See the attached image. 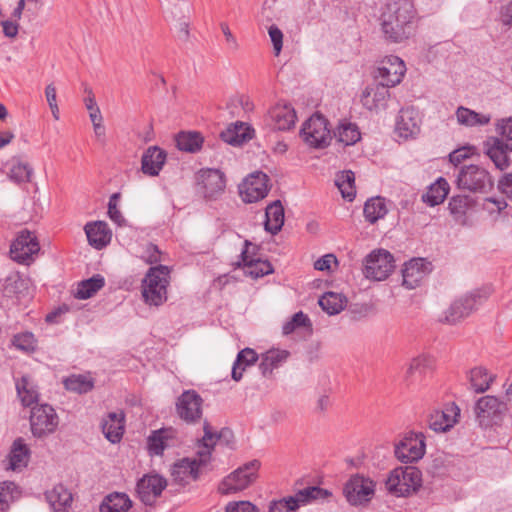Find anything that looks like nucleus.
I'll return each mask as SVG.
<instances>
[{
	"label": "nucleus",
	"instance_id": "nucleus-29",
	"mask_svg": "<svg viewBox=\"0 0 512 512\" xmlns=\"http://www.w3.org/2000/svg\"><path fill=\"white\" fill-rule=\"evenodd\" d=\"M166 160V153L157 146L149 147L142 156L141 169L144 174L157 176Z\"/></svg>",
	"mask_w": 512,
	"mask_h": 512
},
{
	"label": "nucleus",
	"instance_id": "nucleus-59",
	"mask_svg": "<svg viewBox=\"0 0 512 512\" xmlns=\"http://www.w3.org/2000/svg\"><path fill=\"white\" fill-rule=\"evenodd\" d=\"M269 36H270L272 44H273L275 55H279V53L282 49V45H283L282 31L277 26L272 25L269 28Z\"/></svg>",
	"mask_w": 512,
	"mask_h": 512
},
{
	"label": "nucleus",
	"instance_id": "nucleus-57",
	"mask_svg": "<svg viewBox=\"0 0 512 512\" xmlns=\"http://www.w3.org/2000/svg\"><path fill=\"white\" fill-rule=\"evenodd\" d=\"M225 512H259L258 508L249 501L230 502Z\"/></svg>",
	"mask_w": 512,
	"mask_h": 512
},
{
	"label": "nucleus",
	"instance_id": "nucleus-41",
	"mask_svg": "<svg viewBox=\"0 0 512 512\" xmlns=\"http://www.w3.org/2000/svg\"><path fill=\"white\" fill-rule=\"evenodd\" d=\"M363 213L366 221L371 224L376 223L388 213L385 199L380 196L368 199L365 202Z\"/></svg>",
	"mask_w": 512,
	"mask_h": 512
},
{
	"label": "nucleus",
	"instance_id": "nucleus-58",
	"mask_svg": "<svg viewBox=\"0 0 512 512\" xmlns=\"http://www.w3.org/2000/svg\"><path fill=\"white\" fill-rule=\"evenodd\" d=\"M17 486L13 482H3L0 486V504L8 505L14 499Z\"/></svg>",
	"mask_w": 512,
	"mask_h": 512
},
{
	"label": "nucleus",
	"instance_id": "nucleus-12",
	"mask_svg": "<svg viewBox=\"0 0 512 512\" xmlns=\"http://www.w3.org/2000/svg\"><path fill=\"white\" fill-rule=\"evenodd\" d=\"M198 192L206 200L218 199L225 190V175L218 169H201L196 175Z\"/></svg>",
	"mask_w": 512,
	"mask_h": 512
},
{
	"label": "nucleus",
	"instance_id": "nucleus-17",
	"mask_svg": "<svg viewBox=\"0 0 512 512\" xmlns=\"http://www.w3.org/2000/svg\"><path fill=\"white\" fill-rule=\"evenodd\" d=\"M482 297L479 291L465 295L455 300L451 306L444 312V316L440 319L441 322L447 324H455L461 319L467 317L478 304L481 303Z\"/></svg>",
	"mask_w": 512,
	"mask_h": 512
},
{
	"label": "nucleus",
	"instance_id": "nucleus-52",
	"mask_svg": "<svg viewBox=\"0 0 512 512\" xmlns=\"http://www.w3.org/2000/svg\"><path fill=\"white\" fill-rule=\"evenodd\" d=\"M67 390L77 393H87L94 387L93 381L84 375H72L64 380Z\"/></svg>",
	"mask_w": 512,
	"mask_h": 512
},
{
	"label": "nucleus",
	"instance_id": "nucleus-16",
	"mask_svg": "<svg viewBox=\"0 0 512 512\" xmlns=\"http://www.w3.org/2000/svg\"><path fill=\"white\" fill-rule=\"evenodd\" d=\"M202 405L203 399L195 390H186L176 401V412L186 423H196L202 417Z\"/></svg>",
	"mask_w": 512,
	"mask_h": 512
},
{
	"label": "nucleus",
	"instance_id": "nucleus-9",
	"mask_svg": "<svg viewBox=\"0 0 512 512\" xmlns=\"http://www.w3.org/2000/svg\"><path fill=\"white\" fill-rule=\"evenodd\" d=\"M375 482L361 474L352 475L346 482L343 493L352 506L368 504L375 494Z\"/></svg>",
	"mask_w": 512,
	"mask_h": 512
},
{
	"label": "nucleus",
	"instance_id": "nucleus-10",
	"mask_svg": "<svg viewBox=\"0 0 512 512\" xmlns=\"http://www.w3.org/2000/svg\"><path fill=\"white\" fill-rule=\"evenodd\" d=\"M394 267L392 254L384 249H379L366 256L363 273L368 279L382 281L390 275Z\"/></svg>",
	"mask_w": 512,
	"mask_h": 512
},
{
	"label": "nucleus",
	"instance_id": "nucleus-36",
	"mask_svg": "<svg viewBox=\"0 0 512 512\" xmlns=\"http://www.w3.org/2000/svg\"><path fill=\"white\" fill-rule=\"evenodd\" d=\"M30 457V450L22 438L13 442L9 453V469L16 471L27 466Z\"/></svg>",
	"mask_w": 512,
	"mask_h": 512
},
{
	"label": "nucleus",
	"instance_id": "nucleus-55",
	"mask_svg": "<svg viewBox=\"0 0 512 512\" xmlns=\"http://www.w3.org/2000/svg\"><path fill=\"white\" fill-rule=\"evenodd\" d=\"M14 345L23 351L29 352L35 349V338L32 333H22L16 335L13 340Z\"/></svg>",
	"mask_w": 512,
	"mask_h": 512
},
{
	"label": "nucleus",
	"instance_id": "nucleus-5",
	"mask_svg": "<svg viewBox=\"0 0 512 512\" xmlns=\"http://www.w3.org/2000/svg\"><path fill=\"white\" fill-rule=\"evenodd\" d=\"M456 184L460 190L486 194L493 189L494 180L484 167L471 164L460 167Z\"/></svg>",
	"mask_w": 512,
	"mask_h": 512
},
{
	"label": "nucleus",
	"instance_id": "nucleus-23",
	"mask_svg": "<svg viewBox=\"0 0 512 512\" xmlns=\"http://www.w3.org/2000/svg\"><path fill=\"white\" fill-rule=\"evenodd\" d=\"M250 247L255 248L250 241L245 240L244 249L240 255L241 262H239L238 265H242L245 268V273L254 278L263 277L272 273L273 267L271 263L267 260L255 258L254 254L250 252Z\"/></svg>",
	"mask_w": 512,
	"mask_h": 512
},
{
	"label": "nucleus",
	"instance_id": "nucleus-38",
	"mask_svg": "<svg viewBox=\"0 0 512 512\" xmlns=\"http://www.w3.org/2000/svg\"><path fill=\"white\" fill-rule=\"evenodd\" d=\"M258 354L251 348L241 350L232 367V379L239 381L247 367L254 365L258 360Z\"/></svg>",
	"mask_w": 512,
	"mask_h": 512
},
{
	"label": "nucleus",
	"instance_id": "nucleus-13",
	"mask_svg": "<svg viewBox=\"0 0 512 512\" xmlns=\"http://www.w3.org/2000/svg\"><path fill=\"white\" fill-rule=\"evenodd\" d=\"M505 410L506 404L491 395L480 397L474 407L477 422L485 428L500 420Z\"/></svg>",
	"mask_w": 512,
	"mask_h": 512
},
{
	"label": "nucleus",
	"instance_id": "nucleus-14",
	"mask_svg": "<svg viewBox=\"0 0 512 512\" xmlns=\"http://www.w3.org/2000/svg\"><path fill=\"white\" fill-rule=\"evenodd\" d=\"M425 437L422 433L410 432L395 445V456L402 463L415 462L425 454Z\"/></svg>",
	"mask_w": 512,
	"mask_h": 512
},
{
	"label": "nucleus",
	"instance_id": "nucleus-62",
	"mask_svg": "<svg viewBox=\"0 0 512 512\" xmlns=\"http://www.w3.org/2000/svg\"><path fill=\"white\" fill-rule=\"evenodd\" d=\"M337 259L333 254H326L314 263V268L319 271L329 270L332 263H336Z\"/></svg>",
	"mask_w": 512,
	"mask_h": 512
},
{
	"label": "nucleus",
	"instance_id": "nucleus-28",
	"mask_svg": "<svg viewBox=\"0 0 512 512\" xmlns=\"http://www.w3.org/2000/svg\"><path fill=\"white\" fill-rule=\"evenodd\" d=\"M125 414L123 411L110 412L101 423L102 432L111 443H118L124 433Z\"/></svg>",
	"mask_w": 512,
	"mask_h": 512
},
{
	"label": "nucleus",
	"instance_id": "nucleus-2",
	"mask_svg": "<svg viewBox=\"0 0 512 512\" xmlns=\"http://www.w3.org/2000/svg\"><path fill=\"white\" fill-rule=\"evenodd\" d=\"M415 9L411 0H388L380 15L381 29L386 40L400 43L413 32Z\"/></svg>",
	"mask_w": 512,
	"mask_h": 512
},
{
	"label": "nucleus",
	"instance_id": "nucleus-27",
	"mask_svg": "<svg viewBox=\"0 0 512 512\" xmlns=\"http://www.w3.org/2000/svg\"><path fill=\"white\" fill-rule=\"evenodd\" d=\"M459 412L455 405L445 410H435L428 417V426L435 432H445L457 422Z\"/></svg>",
	"mask_w": 512,
	"mask_h": 512
},
{
	"label": "nucleus",
	"instance_id": "nucleus-3",
	"mask_svg": "<svg viewBox=\"0 0 512 512\" xmlns=\"http://www.w3.org/2000/svg\"><path fill=\"white\" fill-rule=\"evenodd\" d=\"M499 137H492L484 143L485 154L496 168L505 170L510 165L512 152V117L502 119L497 125Z\"/></svg>",
	"mask_w": 512,
	"mask_h": 512
},
{
	"label": "nucleus",
	"instance_id": "nucleus-46",
	"mask_svg": "<svg viewBox=\"0 0 512 512\" xmlns=\"http://www.w3.org/2000/svg\"><path fill=\"white\" fill-rule=\"evenodd\" d=\"M476 205V200L468 195H456L449 201L450 213L457 221H463L466 213L473 209Z\"/></svg>",
	"mask_w": 512,
	"mask_h": 512
},
{
	"label": "nucleus",
	"instance_id": "nucleus-24",
	"mask_svg": "<svg viewBox=\"0 0 512 512\" xmlns=\"http://www.w3.org/2000/svg\"><path fill=\"white\" fill-rule=\"evenodd\" d=\"M430 266L431 263L423 258H414L405 263L402 270L403 286L407 289H414L419 286L430 272Z\"/></svg>",
	"mask_w": 512,
	"mask_h": 512
},
{
	"label": "nucleus",
	"instance_id": "nucleus-30",
	"mask_svg": "<svg viewBox=\"0 0 512 512\" xmlns=\"http://www.w3.org/2000/svg\"><path fill=\"white\" fill-rule=\"evenodd\" d=\"M84 230L89 244L97 249H102L111 240V232L103 221L87 223Z\"/></svg>",
	"mask_w": 512,
	"mask_h": 512
},
{
	"label": "nucleus",
	"instance_id": "nucleus-50",
	"mask_svg": "<svg viewBox=\"0 0 512 512\" xmlns=\"http://www.w3.org/2000/svg\"><path fill=\"white\" fill-rule=\"evenodd\" d=\"M33 173L32 167L21 159L14 158L10 163L9 178L16 183L29 182Z\"/></svg>",
	"mask_w": 512,
	"mask_h": 512
},
{
	"label": "nucleus",
	"instance_id": "nucleus-47",
	"mask_svg": "<svg viewBox=\"0 0 512 512\" xmlns=\"http://www.w3.org/2000/svg\"><path fill=\"white\" fill-rule=\"evenodd\" d=\"M105 284V279L102 275L96 274L89 279L81 281L76 289L74 296L77 299H88L96 294Z\"/></svg>",
	"mask_w": 512,
	"mask_h": 512
},
{
	"label": "nucleus",
	"instance_id": "nucleus-34",
	"mask_svg": "<svg viewBox=\"0 0 512 512\" xmlns=\"http://www.w3.org/2000/svg\"><path fill=\"white\" fill-rule=\"evenodd\" d=\"M252 130L246 124L240 122L221 132V139L232 146H241L252 138Z\"/></svg>",
	"mask_w": 512,
	"mask_h": 512
},
{
	"label": "nucleus",
	"instance_id": "nucleus-64",
	"mask_svg": "<svg viewBox=\"0 0 512 512\" xmlns=\"http://www.w3.org/2000/svg\"><path fill=\"white\" fill-rule=\"evenodd\" d=\"M467 157H468V153H467L466 147L456 149L449 154V160L454 165L460 164Z\"/></svg>",
	"mask_w": 512,
	"mask_h": 512
},
{
	"label": "nucleus",
	"instance_id": "nucleus-35",
	"mask_svg": "<svg viewBox=\"0 0 512 512\" xmlns=\"http://www.w3.org/2000/svg\"><path fill=\"white\" fill-rule=\"evenodd\" d=\"M265 216V230L277 234L284 224V208L280 200H276L267 206Z\"/></svg>",
	"mask_w": 512,
	"mask_h": 512
},
{
	"label": "nucleus",
	"instance_id": "nucleus-1",
	"mask_svg": "<svg viewBox=\"0 0 512 512\" xmlns=\"http://www.w3.org/2000/svg\"><path fill=\"white\" fill-rule=\"evenodd\" d=\"M203 437L198 441L197 456L195 458H183L176 462L171 471L173 479L180 483H188L189 479L196 480L199 475V468L209 463L211 454L218 440L225 438L227 442L233 438L230 429L224 428L219 433L212 431L209 422L203 423Z\"/></svg>",
	"mask_w": 512,
	"mask_h": 512
},
{
	"label": "nucleus",
	"instance_id": "nucleus-42",
	"mask_svg": "<svg viewBox=\"0 0 512 512\" xmlns=\"http://www.w3.org/2000/svg\"><path fill=\"white\" fill-rule=\"evenodd\" d=\"M175 141L179 150L189 153H196L201 149L204 138L199 132L188 131L180 132L176 136Z\"/></svg>",
	"mask_w": 512,
	"mask_h": 512
},
{
	"label": "nucleus",
	"instance_id": "nucleus-26",
	"mask_svg": "<svg viewBox=\"0 0 512 512\" xmlns=\"http://www.w3.org/2000/svg\"><path fill=\"white\" fill-rule=\"evenodd\" d=\"M389 97V86L380 82L365 88L361 95V103L371 111L378 110L386 107Z\"/></svg>",
	"mask_w": 512,
	"mask_h": 512
},
{
	"label": "nucleus",
	"instance_id": "nucleus-22",
	"mask_svg": "<svg viewBox=\"0 0 512 512\" xmlns=\"http://www.w3.org/2000/svg\"><path fill=\"white\" fill-rule=\"evenodd\" d=\"M377 70V77L381 79V83L393 87L401 82L406 67L402 59L390 55L380 63Z\"/></svg>",
	"mask_w": 512,
	"mask_h": 512
},
{
	"label": "nucleus",
	"instance_id": "nucleus-51",
	"mask_svg": "<svg viewBox=\"0 0 512 512\" xmlns=\"http://www.w3.org/2000/svg\"><path fill=\"white\" fill-rule=\"evenodd\" d=\"M334 135L339 142L346 146L355 144L361 137L358 127L352 123H341Z\"/></svg>",
	"mask_w": 512,
	"mask_h": 512
},
{
	"label": "nucleus",
	"instance_id": "nucleus-32",
	"mask_svg": "<svg viewBox=\"0 0 512 512\" xmlns=\"http://www.w3.org/2000/svg\"><path fill=\"white\" fill-rule=\"evenodd\" d=\"M495 378V374L491 373L482 366L472 368L468 377L470 387L476 393L486 392L490 388Z\"/></svg>",
	"mask_w": 512,
	"mask_h": 512
},
{
	"label": "nucleus",
	"instance_id": "nucleus-43",
	"mask_svg": "<svg viewBox=\"0 0 512 512\" xmlns=\"http://www.w3.org/2000/svg\"><path fill=\"white\" fill-rule=\"evenodd\" d=\"M16 390L24 406H31L37 403L39 393L29 376H22L16 382Z\"/></svg>",
	"mask_w": 512,
	"mask_h": 512
},
{
	"label": "nucleus",
	"instance_id": "nucleus-25",
	"mask_svg": "<svg viewBox=\"0 0 512 512\" xmlns=\"http://www.w3.org/2000/svg\"><path fill=\"white\" fill-rule=\"evenodd\" d=\"M178 444L176 431L172 428L155 430L147 439L148 450L151 455H162L164 450Z\"/></svg>",
	"mask_w": 512,
	"mask_h": 512
},
{
	"label": "nucleus",
	"instance_id": "nucleus-19",
	"mask_svg": "<svg viewBox=\"0 0 512 512\" xmlns=\"http://www.w3.org/2000/svg\"><path fill=\"white\" fill-rule=\"evenodd\" d=\"M40 250L36 236L27 230L21 231L10 247L11 258L18 263H26Z\"/></svg>",
	"mask_w": 512,
	"mask_h": 512
},
{
	"label": "nucleus",
	"instance_id": "nucleus-6",
	"mask_svg": "<svg viewBox=\"0 0 512 512\" xmlns=\"http://www.w3.org/2000/svg\"><path fill=\"white\" fill-rule=\"evenodd\" d=\"M169 270L166 266L151 267L142 283V296L149 305L159 306L167 300Z\"/></svg>",
	"mask_w": 512,
	"mask_h": 512
},
{
	"label": "nucleus",
	"instance_id": "nucleus-15",
	"mask_svg": "<svg viewBox=\"0 0 512 512\" xmlns=\"http://www.w3.org/2000/svg\"><path fill=\"white\" fill-rule=\"evenodd\" d=\"M296 111L287 103H277L264 116V124L272 131H288L296 123Z\"/></svg>",
	"mask_w": 512,
	"mask_h": 512
},
{
	"label": "nucleus",
	"instance_id": "nucleus-63",
	"mask_svg": "<svg viewBox=\"0 0 512 512\" xmlns=\"http://www.w3.org/2000/svg\"><path fill=\"white\" fill-rule=\"evenodd\" d=\"M499 190L512 200V173L506 174L498 183Z\"/></svg>",
	"mask_w": 512,
	"mask_h": 512
},
{
	"label": "nucleus",
	"instance_id": "nucleus-31",
	"mask_svg": "<svg viewBox=\"0 0 512 512\" xmlns=\"http://www.w3.org/2000/svg\"><path fill=\"white\" fill-rule=\"evenodd\" d=\"M286 350L271 349L261 355L259 369L264 377L272 374L274 369L280 367L288 358Z\"/></svg>",
	"mask_w": 512,
	"mask_h": 512
},
{
	"label": "nucleus",
	"instance_id": "nucleus-21",
	"mask_svg": "<svg viewBox=\"0 0 512 512\" xmlns=\"http://www.w3.org/2000/svg\"><path fill=\"white\" fill-rule=\"evenodd\" d=\"M421 117L419 112L412 107L400 110L396 120L395 132L404 139H413L420 133Z\"/></svg>",
	"mask_w": 512,
	"mask_h": 512
},
{
	"label": "nucleus",
	"instance_id": "nucleus-44",
	"mask_svg": "<svg viewBox=\"0 0 512 512\" xmlns=\"http://www.w3.org/2000/svg\"><path fill=\"white\" fill-rule=\"evenodd\" d=\"M434 359L429 355H419L413 358L406 371V379L413 381L415 378H421L427 371L432 370Z\"/></svg>",
	"mask_w": 512,
	"mask_h": 512
},
{
	"label": "nucleus",
	"instance_id": "nucleus-48",
	"mask_svg": "<svg viewBox=\"0 0 512 512\" xmlns=\"http://www.w3.org/2000/svg\"><path fill=\"white\" fill-rule=\"evenodd\" d=\"M456 117L459 124L467 127L486 125L491 119L489 115L477 113L463 106L458 107Z\"/></svg>",
	"mask_w": 512,
	"mask_h": 512
},
{
	"label": "nucleus",
	"instance_id": "nucleus-11",
	"mask_svg": "<svg viewBox=\"0 0 512 512\" xmlns=\"http://www.w3.org/2000/svg\"><path fill=\"white\" fill-rule=\"evenodd\" d=\"M59 424L54 408L48 404L36 405L31 410L30 426L35 437L42 438L53 433Z\"/></svg>",
	"mask_w": 512,
	"mask_h": 512
},
{
	"label": "nucleus",
	"instance_id": "nucleus-37",
	"mask_svg": "<svg viewBox=\"0 0 512 512\" xmlns=\"http://www.w3.org/2000/svg\"><path fill=\"white\" fill-rule=\"evenodd\" d=\"M132 501L125 493L114 492L107 495L100 505V512H127Z\"/></svg>",
	"mask_w": 512,
	"mask_h": 512
},
{
	"label": "nucleus",
	"instance_id": "nucleus-39",
	"mask_svg": "<svg viewBox=\"0 0 512 512\" xmlns=\"http://www.w3.org/2000/svg\"><path fill=\"white\" fill-rule=\"evenodd\" d=\"M45 496L55 512L64 510L72 501L71 493L61 484L47 491Z\"/></svg>",
	"mask_w": 512,
	"mask_h": 512
},
{
	"label": "nucleus",
	"instance_id": "nucleus-49",
	"mask_svg": "<svg viewBox=\"0 0 512 512\" xmlns=\"http://www.w3.org/2000/svg\"><path fill=\"white\" fill-rule=\"evenodd\" d=\"M448 192V182L444 178H439L429 187L428 191L422 196V199L430 206H436L444 201Z\"/></svg>",
	"mask_w": 512,
	"mask_h": 512
},
{
	"label": "nucleus",
	"instance_id": "nucleus-40",
	"mask_svg": "<svg viewBox=\"0 0 512 512\" xmlns=\"http://www.w3.org/2000/svg\"><path fill=\"white\" fill-rule=\"evenodd\" d=\"M318 303L327 314L336 315L345 308L347 298L343 294L329 291L320 297Z\"/></svg>",
	"mask_w": 512,
	"mask_h": 512
},
{
	"label": "nucleus",
	"instance_id": "nucleus-20",
	"mask_svg": "<svg viewBox=\"0 0 512 512\" xmlns=\"http://www.w3.org/2000/svg\"><path fill=\"white\" fill-rule=\"evenodd\" d=\"M166 487L167 481L164 477L158 474H149L144 475L137 482L136 491L141 502L152 506Z\"/></svg>",
	"mask_w": 512,
	"mask_h": 512
},
{
	"label": "nucleus",
	"instance_id": "nucleus-4",
	"mask_svg": "<svg viewBox=\"0 0 512 512\" xmlns=\"http://www.w3.org/2000/svg\"><path fill=\"white\" fill-rule=\"evenodd\" d=\"M422 485V473L414 466L393 469L386 480L389 493L401 497L416 492Z\"/></svg>",
	"mask_w": 512,
	"mask_h": 512
},
{
	"label": "nucleus",
	"instance_id": "nucleus-60",
	"mask_svg": "<svg viewBox=\"0 0 512 512\" xmlns=\"http://www.w3.org/2000/svg\"><path fill=\"white\" fill-rule=\"evenodd\" d=\"M220 27H221V31H222L223 35L225 36L227 48L232 52L238 51L239 43H238L236 37L232 34L228 24L221 23Z\"/></svg>",
	"mask_w": 512,
	"mask_h": 512
},
{
	"label": "nucleus",
	"instance_id": "nucleus-61",
	"mask_svg": "<svg viewBox=\"0 0 512 512\" xmlns=\"http://www.w3.org/2000/svg\"><path fill=\"white\" fill-rule=\"evenodd\" d=\"M22 284V280L17 276H9L5 279L3 287V293L5 296L10 297L12 294L17 292V289Z\"/></svg>",
	"mask_w": 512,
	"mask_h": 512
},
{
	"label": "nucleus",
	"instance_id": "nucleus-45",
	"mask_svg": "<svg viewBox=\"0 0 512 512\" xmlns=\"http://www.w3.org/2000/svg\"><path fill=\"white\" fill-rule=\"evenodd\" d=\"M335 185L338 187L342 197L353 201L356 196L355 175L351 170L341 171L336 174Z\"/></svg>",
	"mask_w": 512,
	"mask_h": 512
},
{
	"label": "nucleus",
	"instance_id": "nucleus-18",
	"mask_svg": "<svg viewBox=\"0 0 512 512\" xmlns=\"http://www.w3.org/2000/svg\"><path fill=\"white\" fill-rule=\"evenodd\" d=\"M268 181V176L263 172L249 175L239 186L242 200L246 203H254L265 198L269 191Z\"/></svg>",
	"mask_w": 512,
	"mask_h": 512
},
{
	"label": "nucleus",
	"instance_id": "nucleus-56",
	"mask_svg": "<svg viewBox=\"0 0 512 512\" xmlns=\"http://www.w3.org/2000/svg\"><path fill=\"white\" fill-rule=\"evenodd\" d=\"M118 196L119 194L115 193L110 197L108 203V215L113 222L119 226H122L125 223V219L116 205V199Z\"/></svg>",
	"mask_w": 512,
	"mask_h": 512
},
{
	"label": "nucleus",
	"instance_id": "nucleus-53",
	"mask_svg": "<svg viewBox=\"0 0 512 512\" xmlns=\"http://www.w3.org/2000/svg\"><path fill=\"white\" fill-rule=\"evenodd\" d=\"M300 327H311L310 319L302 311L295 313L292 318L283 325L282 331L284 335H289Z\"/></svg>",
	"mask_w": 512,
	"mask_h": 512
},
{
	"label": "nucleus",
	"instance_id": "nucleus-7",
	"mask_svg": "<svg viewBox=\"0 0 512 512\" xmlns=\"http://www.w3.org/2000/svg\"><path fill=\"white\" fill-rule=\"evenodd\" d=\"M259 468L260 462L256 459L245 463L221 481L219 492L228 495L248 488L256 480Z\"/></svg>",
	"mask_w": 512,
	"mask_h": 512
},
{
	"label": "nucleus",
	"instance_id": "nucleus-54",
	"mask_svg": "<svg viewBox=\"0 0 512 512\" xmlns=\"http://www.w3.org/2000/svg\"><path fill=\"white\" fill-rule=\"evenodd\" d=\"M298 509L291 496L278 501H273L269 506V512H296Z\"/></svg>",
	"mask_w": 512,
	"mask_h": 512
},
{
	"label": "nucleus",
	"instance_id": "nucleus-8",
	"mask_svg": "<svg viewBox=\"0 0 512 512\" xmlns=\"http://www.w3.org/2000/svg\"><path fill=\"white\" fill-rule=\"evenodd\" d=\"M300 137L312 148H326L332 140L327 119L318 113L312 115L303 123Z\"/></svg>",
	"mask_w": 512,
	"mask_h": 512
},
{
	"label": "nucleus",
	"instance_id": "nucleus-33",
	"mask_svg": "<svg viewBox=\"0 0 512 512\" xmlns=\"http://www.w3.org/2000/svg\"><path fill=\"white\" fill-rule=\"evenodd\" d=\"M297 507L332 497V492L319 486H308L298 490L293 496Z\"/></svg>",
	"mask_w": 512,
	"mask_h": 512
}]
</instances>
